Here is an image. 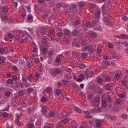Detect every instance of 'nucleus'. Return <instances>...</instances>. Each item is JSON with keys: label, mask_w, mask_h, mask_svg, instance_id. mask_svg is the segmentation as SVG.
I'll return each instance as SVG.
<instances>
[{"label": "nucleus", "mask_w": 128, "mask_h": 128, "mask_svg": "<svg viewBox=\"0 0 128 128\" xmlns=\"http://www.w3.org/2000/svg\"><path fill=\"white\" fill-rule=\"evenodd\" d=\"M61 93V92L60 90L58 89L56 90L55 92V93L57 95H60Z\"/></svg>", "instance_id": "nucleus-40"}, {"label": "nucleus", "mask_w": 128, "mask_h": 128, "mask_svg": "<svg viewBox=\"0 0 128 128\" xmlns=\"http://www.w3.org/2000/svg\"><path fill=\"white\" fill-rule=\"evenodd\" d=\"M54 114L55 113L54 112L51 111L49 112L48 114L46 115V116L48 118L50 117H53Z\"/></svg>", "instance_id": "nucleus-6"}, {"label": "nucleus", "mask_w": 128, "mask_h": 128, "mask_svg": "<svg viewBox=\"0 0 128 128\" xmlns=\"http://www.w3.org/2000/svg\"><path fill=\"white\" fill-rule=\"evenodd\" d=\"M47 110L45 107H43L42 109V112H45Z\"/></svg>", "instance_id": "nucleus-64"}, {"label": "nucleus", "mask_w": 128, "mask_h": 128, "mask_svg": "<svg viewBox=\"0 0 128 128\" xmlns=\"http://www.w3.org/2000/svg\"><path fill=\"white\" fill-rule=\"evenodd\" d=\"M68 119L65 118L62 121V122L64 124H66L68 122Z\"/></svg>", "instance_id": "nucleus-43"}, {"label": "nucleus", "mask_w": 128, "mask_h": 128, "mask_svg": "<svg viewBox=\"0 0 128 128\" xmlns=\"http://www.w3.org/2000/svg\"><path fill=\"white\" fill-rule=\"evenodd\" d=\"M41 51L43 53L46 54L48 51V49L46 48H42Z\"/></svg>", "instance_id": "nucleus-18"}, {"label": "nucleus", "mask_w": 128, "mask_h": 128, "mask_svg": "<svg viewBox=\"0 0 128 128\" xmlns=\"http://www.w3.org/2000/svg\"><path fill=\"white\" fill-rule=\"evenodd\" d=\"M108 47L110 48H113L114 46L113 45L112 43L108 44Z\"/></svg>", "instance_id": "nucleus-49"}, {"label": "nucleus", "mask_w": 128, "mask_h": 128, "mask_svg": "<svg viewBox=\"0 0 128 128\" xmlns=\"http://www.w3.org/2000/svg\"><path fill=\"white\" fill-rule=\"evenodd\" d=\"M8 16H3L2 19L5 20H8Z\"/></svg>", "instance_id": "nucleus-62"}, {"label": "nucleus", "mask_w": 128, "mask_h": 128, "mask_svg": "<svg viewBox=\"0 0 128 128\" xmlns=\"http://www.w3.org/2000/svg\"><path fill=\"white\" fill-rule=\"evenodd\" d=\"M121 117L123 118L126 119L128 117V115L125 114H121Z\"/></svg>", "instance_id": "nucleus-21"}, {"label": "nucleus", "mask_w": 128, "mask_h": 128, "mask_svg": "<svg viewBox=\"0 0 128 128\" xmlns=\"http://www.w3.org/2000/svg\"><path fill=\"white\" fill-rule=\"evenodd\" d=\"M122 20H126L128 19V18L127 16H124L122 17Z\"/></svg>", "instance_id": "nucleus-59"}, {"label": "nucleus", "mask_w": 128, "mask_h": 128, "mask_svg": "<svg viewBox=\"0 0 128 128\" xmlns=\"http://www.w3.org/2000/svg\"><path fill=\"white\" fill-rule=\"evenodd\" d=\"M111 86L109 84H106L104 86V88L107 90H108L111 87Z\"/></svg>", "instance_id": "nucleus-8"}, {"label": "nucleus", "mask_w": 128, "mask_h": 128, "mask_svg": "<svg viewBox=\"0 0 128 128\" xmlns=\"http://www.w3.org/2000/svg\"><path fill=\"white\" fill-rule=\"evenodd\" d=\"M102 11L103 12V13L104 14H106L105 13V10L106 9V8L104 6H102Z\"/></svg>", "instance_id": "nucleus-41"}, {"label": "nucleus", "mask_w": 128, "mask_h": 128, "mask_svg": "<svg viewBox=\"0 0 128 128\" xmlns=\"http://www.w3.org/2000/svg\"><path fill=\"white\" fill-rule=\"evenodd\" d=\"M72 70L70 68H67L66 69V71L68 72H72Z\"/></svg>", "instance_id": "nucleus-46"}, {"label": "nucleus", "mask_w": 128, "mask_h": 128, "mask_svg": "<svg viewBox=\"0 0 128 128\" xmlns=\"http://www.w3.org/2000/svg\"><path fill=\"white\" fill-rule=\"evenodd\" d=\"M86 26L88 27H92V23L90 22H87L86 24Z\"/></svg>", "instance_id": "nucleus-35"}, {"label": "nucleus", "mask_w": 128, "mask_h": 128, "mask_svg": "<svg viewBox=\"0 0 128 128\" xmlns=\"http://www.w3.org/2000/svg\"><path fill=\"white\" fill-rule=\"evenodd\" d=\"M78 32L77 30H74L72 32V34L73 36H75L78 35Z\"/></svg>", "instance_id": "nucleus-13"}, {"label": "nucleus", "mask_w": 128, "mask_h": 128, "mask_svg": "<svg viewBox=\"0 0 128 128\" xmlns=\"http://www.w3.org/2000/svg\"><path fill=\"white\" fill-rule=\"evenodd\" d=\"M102 20L103 22L106 25H109L111 23V22L108 18L106 17L103 18Z\"/></svg>", "instance_id": "nucleus-1"}, {"label": "nucleus", "mask_w": 128, "mask_h": 128, "mask_svg": "<svg viewBox=\"0 0 128 128\" xmlns=\"http://www.w3.org/2000/svg\"><path fill=\"white\" fill-rule=\"evenodd\" d=\"M5 50V49L4 48H2L0 49V53H3Z\"/></svg>", "instance_id": "nucleus-60"}, {"label": "nucleus", "mask_w": 128, "mask_h": 128, "mask_svg": "<svg viewBox=\"0 0 128 128\" xmlns=\"http://www.w3.org/2000/svg\"><path fill=\"white\" fill-rule=\"evenodd\" d=\"M48 55L52 56L54 54V50H50L48 53Z\"/></svg>", "instance_id": "nucleus-25"}, {"label": "nucleus", "mask_w": 128, "mask_h": 128, "mask_svg": "<svg viewBox=\"0 0 128 128\" xmlns=\"http://www.w3.org/2000/svg\"><path fill=\"white\" fill-rule=\"evenodd\" d=\"M29 105L28 103H24L21 106V108H24L27 107Z\"/></svg>", "instance_id": "nucleus-11"}, {"label": "nucleus", "mask_w": 128, "mask_h": 128, "mask_svg": "<svg viewBox=\"0 0 128 128\" xmlns=\"http://www.w3.org/2000/svg\"><path fill=\"white\" fill-rule=\"evenodd\" d=\"M12 69L14 71L16 72H17L18 70V68L15 66H14L13 67Z\"/></svg>", "instance_id": "nucleus-42"}, {"label": "nucleus", "mask_w": 128, "mask_h": 128, "mask_svg": "<svg viewBox=\"0 0 128 128\" xmlns=\"http://www.w3.org/2000/svg\"><path fill=\"white\" fill-rule=\"evenodd\" d=\"M102 106L104 108H105L107 106L106 102L105 100H102Z\"/></svg>", "instance_id": "nucleus-20"}, {"label": "nucleus", "mask_w": 128, "mask_h": 128, "mask_svg": "<svg viewBox=\"0 0 128 128\" xmlns=\"http://www.w3.org/2000/svg\"><path fill=\"white\" fill-rule=\"evenodd\" d=\"M62 83L60 82H59L57 84V86L58 88H60V87L62 85Z\"/></svg>", "instance_id": "nucleus-63"}, {"label": "nucleus", "mask_w": 128, "mask_h": 128, "mask_svg": "<svg viewBox=\"0 0 128 128\" xmlns=\"http://www.w3.org/2000/svg\"><path fill=\"white\" fill-rule=\"evenodd\" d=\"M81 57L82 58H84L86 57L87 56V54L86 53H81Z\"/></svg>", "instance_id": "nucleus-31"}, {"label": "nucleus", "mask_w": 128, "mask_h": 128, "mask_svg": "<svg viewBox=\"0 0 128 128\" xmlns=\"http://www.w3.org/2000/svg\"><path fill=\"white\" fill-rule=\"evenodd\" d=\"M84 74L86 76V78H87L90 77L89 72L88 71H86L84 72Z\"/></svg>", "instance_id": "nucleus-22"}, {"label": "nucleus", "mask_w": 128, "mask_h": 128, "mask_svg": "<svg viewBox=\"0 0 128 128\" xmlns=\"http://www.w3.org/2000/svg\"><path fill=\"white\" fill-rule=\"evenodd\" d=\"M28 112L29 114H30L32 112V110H31V108H28Z\"/></svg>", "instance_id": "nucleus-52"}, {"label": "nucleus", "mask_w": 128, "mask_h": 128, "mask_svg": "<svg viewBox=\"0 0 128 128\" xmlns=\"http://www.w3.org/2000/svg\"><path fill=\"white\" fill-rule=\"evenodd\" d=\"M94 29L100 31H101L102 30V27L100 26Z\"/></svg>", "instance_id": "nucleus-29"}, {"label": "nucleus", "mask_w": 128, "mask_h": 128, "mask_svg": "<svg viewBox=\"0 0 128 128\" xmlns=\"http://www.w3.org/2000/svg\"><path fill=\"white\" fill-rule=\"evenodd\" d=\"M62 81L63 84L65 85H66L68 82V81L66 80H62Z\"/></svg>", "instance_id": "nucleus-36"}, {"label": "nucleus", "mask_w": 128, "mask_h": 128, "mask_svg": "<svg viewBox=\"0 0 128 128\" xmlns=\"http://www.w3.org/2000/svg\"><path fill=\"white\" fill-rule=\"evenodd\" d=\"M55 68H50V69L49 71L51 75L55 76Z\"/></svg>", "instance_id": "nucleus-10"}, {"label": "nucleus", "mask_w": 128, "mask_h": 128, "mask_svg": "<svg viewBox=\"0 0 128 128\" xmlns=\"http://www.w3.org/2000/svg\"><path fill=\"white\" fill-rule=\"evenodd\" d=\"M24 84L25 87H28L29 86L30 84L27 81L24 83Z\"/></svg>", "instance_id": "nucleus-30"}, {"label": "nucleus", "mask_w": 128, "mask_h": 128, "mask_svg": "<svg viewBox=\"0 0 128 128\" xmlns=\"http://www.w3.org/2000/svg\"><path fill=\"white\" fill-rule=\"evenodd\" d=\"M100 11H98L96 12V13L95 14V16L96 17L98 18L100 16Z\"/></svg>", "instance_id": "nucleus-27"}, {"label": "nucleus", "mask_w": 128, "mask_h": 128, "mask_svg": "<svg viewBox=\"0 0 128 128\" xmlns=\"http://www.w3.org/2000/svg\"><path fill=\"white\" fill-rule=\"evenodd\" d=\"M70 31L68 29H66L64 30V33L67 35H69L70 34Z\"/></svg>", "instance_id": "nucleus-24"}, {"label": "nucleus", "mask_w": 128, "mask_h": 128, "mask_svg": "<svg viewBox=\"0 0 128 128\" xmlns=\"http://www.w3.org/2000/svg\"><path fill=\"white\" fill-rule=\"evenodd\" d=\"M23 92L22 91H20L18 92V94L19 96H22L23 95Z\"/></svg>", "instance_id": "nucleus-48"}, {"label": "nucleus", "mask_w": 128, "mask_h": 128, "mask_svg": "<svg viewBox=\"0 0 128 128\" xmlns=\"http://www.w3.org/2000/svg\"><path fill=\"white\" fill-rule=\"evenodd\" d=\"M33 88H28L27 90L28 93H30L33 91Z\"/></svg>", "instance_id": "nucleus-33"}, {"label": "nucleus", "mask_w": 128, "mask_h": 128, "mask_svg": "<svg viewBox=\"0 0 128 128\" xmlns=\"http://www.w3.org/2000/svg\"><path fill=\"white\" fill-rule=\"evenodd\" d=\"M121 102V100L120 99H118L116 100V102L117 104H120Z\"/></svg>", "instance_id": "nucleus-39"}, {"label": "nucleus", "mask_w": 128, "mask_h": 128, "mask_svg": "<svg viewBox=\"0 0 128 128\" xmlns=\"http://www.w3.org/2000/svg\"><path fill=\"white\" fill-rule=\"evenodd\" d=\"M25 37V36L24 35H23L22 36L20 37L18 39H20V43H23L24 42H26L27 40L28 39L27 37Z\"/></svg>", "instance_id": "nucleus-2"}, {"label": "nucleus", "mask_w": 128, "mask_h": 128, "mask_svg": "<svg viewBox=\"0 0 128 128\" xmlns=\"http://www.w3.org/2000/svg\"><path fill=\"white\" fill-rule=\"evenodd\" d=\"M47 100V98L44 96H42L41 99V101L42 103H44Z\"/></svg>", "instance_id": "nucleus-17"}, {"label": "nucleus", "mask_w": 128, "mask_h": 128, "mask_svg": "<svg viewBox=\"0 0 128 128\" xmlns=\"http://www.w3.org/2000/svg\"><path fill=\"white\" fill-rule=\"evenodd\" d=\"M12 78L14 81H16L17 80L18 78L16 76L14 75L12 76Z\"/></svg>", "instance_id": "nucleus-38"}, {"label": "nucleus", "mask_w": 128, "mask_h": 128, "mask_svg": "<svg viewBox=\"0 0 128 128\" xmlns=\"http://www.w3.org/2000/svg\"><path fill=\"white\" fill-rule=\"evenodd\" d=\"M62 4L61 3L58 2L56 4V6L58 8H60L62 6Z\"/></svg>", "instance_id": "nucleus-44"}, {"label": "nucleus", "mask_w": 128, "mask_h": 128, "mask_svg": "<svg viewBox=\"0 0 128 128\" xmlns=\"http://www.w3.org/2000/svg\"><path fill=\"white\" fill-rule=\"evenodd\" d=\"M104 90L102 89H100L99 90L98 92V93H99L100 94H102Z\"/></svg>", "instance_id": "nucleus-55"}, {"label": "nucleus", "mask_w": 128, "mask_h": 128, "mask_svg": "<svg viewBox=\"0 0 128 128\" xmlns=\"http://www.w3.org/2000/svg\"><path fill=\"white\" fill-rule=\"evenodd\" d=\"M85 2H81L78 3V6L80 8H81L83 6H85Z\"/></svg>", "instance_id": "nucleus-5"}, {"label": "nucleus", "mask_w": 128, "mask_h": 128, "mask_svg": "<svg viewBox=\"0 0 128 128\" xmlns=\"http://www.w3.org/2000/svg\"><path fill=\"white\" fill-rule=\"evenodd\" d=\"M122 44H124L127 47H128V43L127 42H122Z\"/></svg>", "instance_id": "nucleus-47"}, {"label": "nucleus", "mask_w": 128, "mask_h": 128, "mask_svg": "<svg viewBox=\"0 0 128 128\" xmlns=\"http://www.w3.org/2000/svg\"><path fill=\"white\" fill-rule=\"evenodd\" d=\"M98 20H94L92 23V27L95 26L98 24Z\"/></svg>", "instance_id": "nucleus-12"}, {"label": "nucleus", "mask_w": 128, "mask_h": 128, "mask_svg": "<svg viewBox=\"0 0 128 128\" xmlns=\"http://www.w3.org/2000/svg\"><path fill=\"white\" fill-rule=\"evenodd\" d=\"M86 66L85 64H82L81 65H80V66L79 67L80 68L82 69V68H84Z\"/></svg>", "instance_id": "nucleus-50"}, {"label": "nucleus", "mask_w": 128, "mask_h": 128, "mask_svg": "<svg viewBox=\"0 0 128 128\" xmlns=\"http://www.w3.org/2000/svg\"><path fill=\"white\" fill-rule=\"evenodd\" d=\"M100 120H98L96 121V126L97 127H99L101 126V123Z\"/></svg>", "instance_id": "nucleus-16"}, {"label": "nucleus", "mask_w": 128, "mask_h": 128, "mask_svg": "<svg viewBox=\"0 0 128 128\" xmlns=\"http://www.w3.org/2000/svg\"><path fill=\"white\" fill-rule=\"evenodd\" d=\"M120 76V74L119 73H116L115 74L114 76V78H118Z\"/></svg>", "instance_id": "nucleus-28"}, {"label": "nucleus", "mask_w": 128, "mask_h": 128, "mask_svg": "<svg viewBox=\"0 0 128 128\" xmlns=\"http://www.w3.org/2000/svg\"><path fill=\"white\" fill-rule=\"evenodd\" d=\"M27 66L29 68H31L32 67V65L30 61L28 62Z\"/></svg>", "instance_id": "nucleus-57"}, {"label": "nucleus", "mask_w": 128, "mask_h": 128, "mask_svg": "<svg viewBox=\"0 0 128 128\" xmlns=\"http://www.w3.org/2000/svg\"><path fill=\"white\" fill-rule=\"evenodd\" d=\"M8 9L7 7H5L3 8L2 11L4 12L5 14L8 12Z\"/></svg>", "instance_id": "nucleus-15"}, {"label": "nucleus", "mask_w": 128, "mask_h": 128, "mask_svg": "<svg viewBox=\"0 0 128 128\" xmlns=\"http://www.w3.org/2000/svg\"><path fill=\"white\" fill-rule=\"evenodd\" d=\"M103 80L101 78H98L97 80V82L99 83H100L102 82Z\"/></svg>", "instance_id": "nucleus-37"}, {"label": "nucleus", "mask_w": 128, "mask_h": 128, "mask_svg": "<svg viewBox=\"0 0 128 128\" xmlns=\"http://www.w3.org/2000/svg\"><path fill=\"white\" fill-rule=\"evenodd\" d=\"M111 98L110 96H108L106 98V100L108 102H109L110 101Z\"/></svg>", "instance_id": "nucleus-58"}, {"label": "nucleus", "mask_w": 128, "mask_h": 128, "mask_svg": "<svg viewBox=\"0 0 128 128\" xmlns=\"http://www.w3.org/2000/svg\"><path fill=\"white\" fill-rule=\"evenodd\" d=\"M7 83L9 84H13V81L11 79H9L7 80Z\"/></svg>", "instance_id": "nucleus-23"}, {"label": "nucleus", "mask_w": 128, "mask_h": 128, "mask_svg": "<svg viewBox=\"0 0 128 128\" xmlns=\"http://www.w3.org/2000/svg\"><path fill=\"white\" fill-rule=\"evenodd\" d=\"M8 114L6 112H4L2 114V116L3 117H6L8 116Z\"/></svg>", "instance_id": "nucleus-45"}, {"label": "nucleus", "mask_w": 128, "mask_h": 128, "mask_svg": "<svg viewBox=\"0 0 128 128\" xmlns=\"http://www.w3.org/2000/svg\"><path fill=\"white\" fill-rule=\"evenodd\" d=\"M91 111L92 113L100 112V110L99 108L97 109H93L91 110Z\"/></svg>", "instance_id": "nucleus-9"}, {"label": "nucleus", "mask_w": 128, "mask_h": 128, "mask_svg": "<svg viewBox=\"0 0 128 128\" xmlns=\"http://www.w3.org/2000/svg\"><path fill=\"white\" fill-rule=\"evenodd\" d=\"M110 78L108 76H107L105 77V80L106 82H108L110 80Z\"/></svg>", "instance_id": "nucleus-53"}, {"label": "nucleus", "mask_w": 128, "mask_h": 128, "mask_svg": "<svg viewBox=\"0 0 128 128\" xmlns=\"http://www.w3.org/2000/svg\"><path fill=\"white\" fill-rule=\"evenodd\" d=\"M91 36L93 38H96L97 36V34L95 32H93L90 34Z\"/></svg>", "instance_id": "nucleus-34"}, {"label": "nucleus", "mask_w": 128, "mask_h": 128, "mask_svg": "<svg viewBox=\"0 0 128 128\" xmlns=\"http://www.w3.org/2000/svg\"><path fill=\"white\" fill-rule=\"evenodd\" d=\"M61 71L60 68H55V75L60 74L61 72Z\"/></svg>", "instance_id": "nucleus-3"}, {"label": "nucleus", "mask_w": 128, "mask_h": 128, "mask_svg": "<svg viewBox=\"0 0 128 128\" xmlns=\"http://www.w3.org/2000/svg\"><path fill=\"white\" fill-rule=\"evenodd\" d=\"M103 63L105 64L107 66H109L110 65V63L108 61L104 60L103 62Z\"/></svg>", "instance_id": "nucleus-32"}, {"label": "nucleus", "mask_w": 128, "mask_h": 128, "mask_svg": "<svg viewBox=\"0 0 128 128\" xmlns=\"http://www.w3.org/2000/svg\"><path fill=\"white\" fill-rule=\"evenodd\" d=\"M15 122L18 126H21V122L19 121L18 119H16L15 120Z\"/></svg>", "instance_id": "nucleus-14"}, {"label": "nucleus", "mask_w": 128, "mask_h": 128, "mask_svg": "<svg viewBox=\"0 0 128 128\" xmlns=\"http://www.w3.org/2000/svg\"><path fill=\"white\" fill-rule=\"evenodd\" d=\"M95 100L96 102H98L100 100V98L98 97H96L95 99Z\"/></svg>", "instance_id": "nucleus-56"}, {"label": "nucleus", "mask_w": 128, "mask_h": 128, "mask_svg": "<svg viewBox=\"0 0 128 128\" xmlns=\"http://www.w3.org/2000/svg\"><path fill=\"white\" fill-rule=\"evenodd\" d=\"M32 44V45L34 46H33V47L34 48L32 51L33 52H37L38 50V48L36 47V45L34 43H33Z\"/></svg>", "instance_id": "nucleus-7"}, {"label": "nucleus", "mask_w": 128, "mask_h": 128, "mask_svg": "<svg viewBox=\"0 0 128 128\" xmlns=\"http://www.w3.org/2000/svg\"><path fill=\"white\" fill-rule=\"evenodd\" d=\"M27 127L28 128H34V125L32 123H30L28 125Z\"/></svg>", "instance_id": "nucleus-26"}, {"label": "nucleus", "mask_w": 128, "mask_h": 128, "mask_svg": "<svg viewBox=\"0 0 128 128\" xmlns=\"http://www.w3.org/2000/svg\"><path fill=\"white\" fill-rule=\"evenodd\" d=\"M90 77L92 76H94L95 75V74L94 73L93 71H91L90 72Z\"/></svg>", "instance_id": "nucleus-51"}, {"label": "nucleus", "mask_w": 128, "mask_h": 128, "mask_svg": "<svg viewBox=\"0 0 128 128\" xmlns=\"http://www.w3.org/2000/svg\"><path fill=\"white\" fill-rule=\"evenodd\" d=\"M27 79V78L26 77H23L22 78V80L23 82L27 81L26 80Z\"/></svg>", "instance_id": "nucleus-61"}, {"label": "nucleus", "mask_w": 128, "mask_h": 128, "mask_svg": "<svg viewBox=\"0 0 128 128\" xmlns=\"http://www.w3.org/2000/svg\"><path fill=\"white\" fill-rule=\"evenodd\" d=\"M74 110L78 112L79 113H82L81 110L77 107H74Z\"/></svg>", "instance_id": "nucleus-19"}, {"label": "nucleus", "mask_w": 128, "mask_h": 128, "mask_svg": "<svg viewBox=\"0 0 128 128\" xmlns=\"http://www.w3.org/2000/svg\"><path fill=\"white\" fill-rule=\"evenodd\" d=\"M52 90V89L51 87H48L46 88L44 90H43L42 92H46L47 93H49L50 92H51Z\"/></svg>", "instance_id": "nucleus-4"}, {"label": "nucleus", "mask_w": 128, "mask_h": 128, "mask_svg": "<svg viewBox=\"0 0 128 128\" xmlns=\"http://www.w3.org/2000/svg\"><path fill=\"white\" fill-rule=\"evenodd\" d=\"M57 35L58 36L61 37L62 35V33L61 32H58L57 33Z\"/></svg>", "instance_id": "nucleus-54"}]
</instances>
